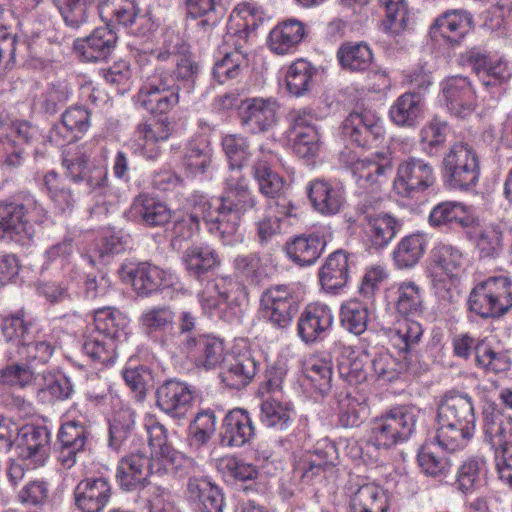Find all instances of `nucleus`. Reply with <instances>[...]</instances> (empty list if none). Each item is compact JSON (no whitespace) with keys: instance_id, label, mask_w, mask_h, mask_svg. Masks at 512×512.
Wrapping results in <instances>:
<instances>
[{"instance_id":"nucleus-1","label":"nucleus","mask_w":512,"mask_h":512,"mask_svg":"<svg viewBox=\"0 0 512 512\" xmlns=\"http://www.w3.org/2000/svg\"><path fill=\"white\" fill-rule=\"evenodd\" d=\"M258 200L249 186L247 178L236 171L225 178L224 187L214 210L205 203L204 219L216 226L219 239L226 246H235L244 240L240 230L242 216L249 210H256Z\"/></svg>"},{"instance_id":"nucleus-2","label":"nucleus","mask_w":512,"mask_h":512,"mask_svg":"<svg viewBox=\"0 0 512 512\" xmlns=\"http://www.w3.org/2000/svg\"><path fill=\"white\" fill-rule=\"evenodd\" d=\"M435 440L447 452L464 449L475 430V410L470 395L447 392L437 406Z\"/></svg>"},{"instance_id":"nucleus-3","label":"nucleus","mask_w":512,"mask_h":512,"mask_svg":"<svg viewBox=\"0 0 512 512\" xmlns=\"http://www.w3.org/2000/svg\"><path fill=\"white\" fill-rule=\"evenodd\" d=\"M46 219V210L34 196L0 201V240L28 246L36 234L33 223L41 224Z\"/></svg>"},{"instance_id":"nucleus-4","label":"nucleus","mask_w":512,"mask_h":512,"mask_svg":"<svg viewBox=\"0 0 512 512\" xmlns=\"http://www.w3.org/2000/svg\"><path fill=\"white\" fill-rule=\"evenodd\" d=\"M278 156L270 149L260 146L259 155L250 166V174L256 182L259 193L269 200L279 213L290 216L293 203L286 197L288 185L286 180L275 170Z\"/></svg>"},{"instance_id":"nucleus-5","label":"nucleus","mask_w":512,"mask_h":512,"mask_svg":"<svg viewBox=\"0 0 512 512\" xmlns=\"http://www.w3.org/2000/svg\"><path fill=\"white\" fill-rule=\"evenodd\" d=\"M443 176L453 189L466 190L477 184L480 161L471 142L462 139L451 145L443 158Z\"/></svg>"},{"instance_id":"nucleus-6","label":"nucleus","mask_w":512,"mask_h":512,"mask_svg":"<svg viewBox=\"0 0 512 512\" xmlns=\"http://www.w3.org/2000/svg\"><path fill=\"white\" fill-rule=\"evenodd\" d=\"M469 310L482 318H497L512 308V281L505 276L490 277L477 284L468 298Z\"/></svg>"},{"instance_id":"nucleus-7","label":"nucleus","mask_w":512,"mask_h":512,"mask_svg":"<svg viewBox=\"0 0 512 512\" xmlns=\"http://www.w3.org/2000/svg\"><path fill=\"white\" fill-rule=\"evenodd\" d=\"M180 85H175V78L162 65L154 68L152 74L144 80L138 100L150 113L164 114L178 104Z\"/></svg>"},{"instance_id":"nucleus-8","label":"nucleus","mask_w":512,"mask_h":512,"mask_svg":"<svg viewBox=\"0 0 512 512\" xmlns=\"http://www.w3.org/2000/svg\"><path fill=\"white\" fill-rule=\"evenodd\" d=\"M99 13L136 37H148L155 30L151 14L139 6L137 0H102Z\"/></svg>"},{"instance_id":"nucleus-9","label":"nucleus","mask_w":512,"mask_h":512,"mask_svg":"<svg viewBox=\"0 0 512 512\" xmlns=\"http://www.w3.org/2000/svg\"><path fill=\"white\" fill-rule=\"evenodd\" d=\"M31 328L32 324L24 319L23 312L4 319L2 325L6 340L17 341L19 355L32 367L34 362L46 363L53 354V348L46 341H34Z\"/></svg>"},{"instance_id":"nucleus-10","label":"nucleus","mask_w":512,"mask_h":512,"mask_svg":"<svg viewBox=\"0 0 512 512\" xmlns=\"http://www.w3.org/2000/svg\"><path fill=\"white\" fill-rule=\"evenodd\" d=\"M357 213L364 242L374 251L386 248L402 227L396 217L386 212L377 213L366 202L358 205Z\"/></svg>"},{"instance_id":"nucleus-11","label":"nucleus","mask_w":512,"mask_h":512,"mask_svg":"<svg viewBox=\"0 0 512 512\" xmlns=\"http://www.w3.org/2000/svg\"><path fill=\"white\" fill-rule=\"evenodd\" d=\"M436 182L433 166L423 159L409 157L402 161L393 181V189L401 197L413 198L432 187Z\"/></svg>"},{"instance_id":"nucleus-12","label":"nucleus","mask_w":512,"mask_h":512,"mask_svg":"<svg viewBox=\"0 0 512 512\" xmlns=\"http://www.w3.org/2000/svg\"><path fill=\"white\" fill-rule=\"evenodd\" d=\"M140 324L147 337L161 348L176 352L181 342L175 327V313L168 306H156L145 310Z\"/></svg>"},{"instance_id":"nucleus-13","label":"nucleus","mask_w":512,"mask_h":512,"mask_svg":"<svg viewBox=\"0 0 512 512\" xmlns=\"http://www.w3.org/2000/svg\"><path fill=\"white\" fill-rule=\"evenodd\" d=\"M279 105L276 99L251 97L240 101L238 116L244 130L251 134L264 133L277 122Z\"/></svg>"},{"instance_id":"nucleus-14","label":"nucleus","mask_w":512,"mask_h":512,"mask_svg":"<svg viewBox=\"0 0 512 512\" xmlns=\"http://www.w3.org/2000/svg\"><path fill=\"white\" fill-rule=\"evenodd\" d=\"M152 468V455L147 453L143 444L142 447L131 448L117 464L116 482L126 491L138 489L153 475Z\"/></svg>"},{"instance_id":"nucleus-15","label":"nucleus","mask_w":512,"mask_h":512,"mask_svg":"<svg viewBox=\"0 0 512 512\" xmlns=\"http://www.w3.org/2000/svg\"><path fill=\"white\" fill-rule=\"evenodd\" d=\"M342 135L359 147H372L383 138L384 127L375 112H352L342 123Z\"/></svg>"},{"instance_id":"nucleus-16","label":"nucleus","mask_w":512,"mask_h":512,"mask_svg":"<svg viewBox=\"0 0 512 512\" xmlns=\"http://www.w3.org/2000/svg\"><path fill=\"white\" fill-rule=\"evenodd\" d=\"M441 92L447 110L451 115L465 119L472 115L477 106V96L468 77L456 75L441 83Z\"/></svg>"},{"instance_id":"nucleus-17","label":"nucleus","mask_w":512,"mask_h":512,"mask_svg":"<svg viewBox=\"0 0 512 512\" xmlns=\"http://www.w3.org/2000/svg\"><path fill=\"white\" fill-rule=\"evenodd\" d=\"M298 305L292 292L285 286L267 289L261 297L263 318L277 328L290 325Z\"/></svg>"},{"instance_id":"nucleus-18","label":"nucleus","mask_w":512,"mask_h":512,"mask_svg":"<svg viewBox=\"0 0 512 512\" xmlns=\"http://www.w3.org/2000/svg\"><path fill=\"white\" fill-rule=\"evenodd\" d=\"M67 177L75 183H85L89 192L103 188L107 182V169L90 162L85 147H78L74 153L67 152L63 158Z\"/></svg>"},{"instance_id":"nucleus-19","label":"nucleus","mask_w":512,"mask_h":512,"mask_svg":"<svg viewBox=\"0 0 512 512\" xmlns=\"http://www.w3.org/2000/svg\"><path fill=\"white\" fill-rule=\"evenodd\" d=\"M334 323L331 308L323 303H310L302 311L298 323L297 333L306 344H315L324 340Z\"/></svg>"},{"instance_id":"nucleus-20","label":"nucleus","mask_w":512,"mask_h":512,"mask_svg":"<svg viewBox=\"0 0 512 512\" xmlns=\"http://www.w3.org/2000/svg\"><path fill=\"white\" fill-rule=\"evenodd\" d=\"M90 432L85 422L70 420L61 424L57 433L58 461L64 469L72 468L77 455L85 450Z\"/></svg>"},{"instance_id":"nucleus-21","label":"nucleus","mask_w":512,"mask_h":512,"mask_svg":"<svg viewBox=\"0 0 512 512\" xmlns=\"http://www.w3.org/2000/svg\"><path fill=\"white\" fill-rule=\"evenodd\" d=\"M195 397L193 386L177 379L166 380L156 391V404L174 418L185 417Z\"/></svg>"},{"instance_id":"nucleus-22","label":"nucleus","mask_w":512,"mask_h":512,"mask_svg":"<svg viewBox=\"0 0 512 512\" xmlns=\"http://www.w3.org/2000/svg\"><path fill=\"white\" fill-rule=\"evenodd\" d=\"M255 435L256 429L249 412L235 408L223 418L218 438L222 447L239 448L250 443Z\"/></svg>"},{"instance_id":"nucleus-23","label":"nucleus","mask_w":512,"mask_h":512,"mask_svg":"<svg viewBox=\"0 0 512 512\" xmlns=\"http://www.w3.org/2000/svg\"><path fill=\"white\" fill-rule=\"evenodd\" d=\"M473 29V17L465 10H450L437 17L430 27L433 40H443L451 46L459 45Z\"/></svg>"},{"instance_id":"nucleus-24","label":"nucleus","mask_w":512,"mask_h":512,"mask_svg":"<svg viewBox=\"0 0 512 512\" xmlns=\"http://www.w3.org/2000/svg\"><path fill=\"white\" fill-rule=\"evenodd\" d=\"M50 432L44 426L25 425L18 432L19 456L34 467L43 466L49 457Z\"/></svg>"},{"instance_id":"nucleus-25","label":"nucleus","mask_w":512,"mask_h":512,"mask_svg":"<svg viewBox=\"0 0 512 512\" xmlns=\"http://www.w3.org/2000/svg\"><path fill=\"white\" fill-rule=\"evenodd\" d=\"M264 21L261 9L250 4L242 3L233 9L227 22V32L224 36L225 43L231 41L246 45L251 33H253Z\"/></svg>"},{"instance_id":"nucleus-26","label":"nucleus","mask_w":512,"mask_h":512,"mask_svg":"<svg viewBox=\"0 0 512 512\" xmlns=\"http://www.w3.org/2000/svg\"><path fill=\"white\" fill-rule=\"evenodd\" d=\"M119 273L124 281L132 283L137 294L143 296L150 295L164 286L167 276L165 270L148 262L136 265L123 264Z\"/></svg>"},{"instance_id":"nucleus-27","label":"nucleus","mask_w":512,"mask_h":512,"mask_svg":"<svg viewBox=\"0 0 512 512\" xmlns=\"http://www.w3.org/2000/svg\"><path fill=\"white\" fill-rule=\"evenodd\" d=\"M111 495V486L105 478H85L74 489V502L82 512H101Z\"/></svg>"},{"instance_id":"nucleus-28","label":"nucleus","mask_w":512,"mask_h":512,"mask_svg":"<svg viewBox=\"0 0 512 512\" xmlns=\"http://www.w3.org/2000/svg\"><path fill=\"white\" fill-rule=\"evenodd\" d=\"M177 350L188 354L198 367L215 368L223 361L224 346L217 338L200 335L186 337L181 341Z\"/></svg>"},{"instance_id":"nucleus-29","label":"nucleus","mask_w":512,"mask_h":512,"mask_svg":"<svg viewBox=\"0 0 512 512\" xmlns=\"http://www.w3.org/2000/svg\"><path fill=\"white\" fill-rule=\"evenodd\" d=\"M171 132L172 125L167 118L140 123L133 137L135 150L147 159H155L160 154L158 143L166 141Z\"/></svg>"},{"instance_id":"nucleus-30","label":"nucleus","mask_w":512,"mask_h":512,"mask_svg":"<svg viewBox=\"0 0 512 512\" xmlns=\"http://www.w3.org/2000/svg\"><path fill=\"white\" fill-rule=\"evenodd\" d=\"M464 57L479 80L487 88L506 82L512 76V66L507 61L488 59L477 49L467 51Z\"/></svg>"},{"instance_id":"nucleus-31","label":"nucleus","mask_w":512,"mask_h":512,"mask_svg":"<svg viewBox=\"0 0 512 512\" xmlns=\"http://www.w3.org/2000/svg\"><path fill=\"white\" fill-rule=\"evenodd\" d=\"M260 363L249 350H245L226 359L220 373L222 382L231 389L246 387L255 377Z\"/></svg>"},{"instance_id":"nucleus-32","label":"nucleus","mask_w":512,"mask_h":512,"mask_svg":"<svg viewBox=\"0 0 512 512\" xmlns=\"http://www.w3.org/2000/svg\"><path fill=\"white\" fill-rule=\"evenodd\" d=\"M307 192L313 208L325 216L338 214L345 202L343 189L324 179L311 181Z\"/></svg>"},{"instance_id":"nucleus-33","label":"nucleus","mask_w":512,"mask_h":512,"mask_svg":"<svg viewBox=\"0 0 512 512\" xmlns=\"http://www.w3.org/2000/svg\"><path fill=\"white\" fill-rule=\"evenodd\" d=\"M187 497L201 512H222L224 497L218 486L206 477L190 476Z\"/></svg>"},{"instance_id":"nucleus-34","label":"nucleus","mask_w":512,"mask_h":512,"mask_svg":"<svg viewBox=\"0 0 512 512\" xmlns=\"http://www.w3.org/2000/svg\"><path fill=\"white\" fill-rule=\"evenodd\" d=\"M153 475L183 478L189 476L194 469L193 460L174 449L172 446L151 453Z\"/></svg>"},{"instance_id":"nucleus-35","label":"nucleus","mask_w":512,"mask_h":512,"mask_svg":"<svg viewBox=\"0 0 512 512\" xmlns=\"http://www.w3.org/2000/svg\"><path fill=\"white\" fill-rule=\"evenodd\" d=\"M130 214L134 220L148 227L163 226L171 219L167 205L148 194H140L134 199Z\"/></svg>"},{"instance_id":"nucleus-36","label":"nucleus","mask_w":512,"mask_h":512,"mask_svg":"<svg viewBox=\"0 0 512 512\" xmlns=\"http://www.w3.org/2000/svg\"><path fill=\"white\" fill-rule=\"evenodd\" d=\"M350 254L342 249L331 253L319 272V280L324 290L335 292L343 288L349 279Z\"/></svg>"},{"instance_id":"nucleus-37","label":"nucleus","mask_w":512,"mask_h":512,"mask_svg":"<svg viewBox=\"0 0 512 512\" xmlns=\"http://www.w3.org/2000/svg\"><path fill=\"white\" fill-rule=\"evenodd\" d=\"M428 223L433 228L441 229L454 224L462 228H470L476 223V218L469 214L461 202L443 201L435 205L428 216Z\"/></svg>"},{"instance_id":"nucleus-38","label":"nucleus","mask_w":512,"mask_h":512,"mask_svg":"<svg viewBox=\"0 0 512 512\" xmlns=\"http://www.w3.org/2000/svg\"><path fill=\"white\" fill-rule=\"evenodd\" d=\"M137 439L135 433V412L131 409L117 411L109 422L108 446L119 452L132 448Z\"/></svg>"},{"instance_id":"nucleus-39","label":"nucleus","mask_w":512,"mask_h":512,"mask_svg":"<svg viewBox=\"0 0 512 512\" xmlns=\"http://www.w3.org/2000/svg\"><path fill=\"white\" fill-rule=\"evenodd\" d=\"M392 163L389 153H376L374 158L358 159L351 165V172L360 187L375 184L381 177L391 172Z\"/></svg>"},{"instance_id":"nucleus-40","label":"nucleus","mask_w":512,"mask_h":512,"mask_svg":"<svg viewBox=\"0 0 512 512\" xmlns=\"http://www.w3.org/2000/svg\"><path fill=\"white\" fill-rule=\"evenodd\" d=\"M326 241L317 234L300 235L286 244V253L290 260L299 266L314 264L323 253Z\"/></svg>"},{"instance_id":"nucleus-41","label":"nucleus","mask_w":512,"mask_h":512,"mask_svg":"<svg viewBox=\"0 0 512 512\" xmlns=\"http://www.w3.org/2000/svg\"><path fill=\"white\" fill-rule=\"evenodd\" d=\"M483 415L485 440L491 447L497 451L512 444V417L495 408L486 409Z\"/></svg>"},{"instance_id":"nucleus-42","label":"nucleus","mask_w":512,"mask_h":512,"mask_svg":"<svg viewBox=\"0 0 512 512\" xmlns=\"http://www.w3.org/2000/svg\"><path fill=\"white\" fill-rule=\"evenodd\" d=\"M116 33L108 26L94 29L89 36L79 44V49L86 61L96 62L106 60L115 48Z\"/></svg>"},{"instance_id":"nucleus-43","label":"nucleus","mask_w":512,"mask_h":512,"mask_svg":"<svg viewBox=\"0 0 512 512\" xmlns=\"http://www.w3.org/2000/svg\"><path fill=\"white\" fill-rule=\"evenodd\" d=\"M474 362L477 368L492 374L506 372L511 366L508 350L487 338H483L478 344Z\"/></svg>"},{"instance_id":"nucleus-44","label":"nucleus","mask_w":512,"mask_h":512,"mask_svg":"<svg viewBox=\"0 0 512 512\" xmlns=\"http://www.w3.org/2000/svg\"><path fill=\"white\" fill-rule=\"evenodd\" d=\"M466 232L480 258H497L503 250V231L499 226L474 227Z\"/></svg>"},{"instance_id":"nucleus-45","label":"nucleus","mask_w":512,"mask_h":512,"mask_svg":"<svg viewBox=\"0 0 512 512\" xmlns=\"http://www.w3.org/2000/svg\"><path fill=\"white\" fill-rule=\"evenodd\" d=\"M388 498L381 487L366 483L352 493L349 512H388Z\"/></svg>"},{"instance_id":"nucleus-46","label":"nucleus","mask_w":512,"mask_h":512,"mask_svg":"<svg viewBox=\"0 0 512 512\" xmlns=\"http://www.w3.org/2000/svg\"><path fill=\"white\" fill-rule=\"evenodd\" d=\"M423 101L418 93H404L389 110L391 121L400 127H413L423 116Z\"/></svg>"},{"instance_id":"nucleus-47","label":"nucleus","mask_w":512,"mask_h":512,"mask_svg":"<svg viewBox=\"0 0 512 512\" xmlns=\"http://www.w3.org/2000/svg\"><path fill=\"white\" fill-rule=\"evenodd\" d=\"M427 248L424 234L413 233L403 237L393 250L392 258L398 269H410L416 266Z\"/></svg>"},{"instance_id":"nucleus-48","label":"nucleus","mask_w":512,"mask_h":512,"mask_svg":"<svg viewBox=\"0 0 512 512\" xmlns=\"http://www.w3.org/2000/svg\"><path fill=\"white\" fill-rule=\"evenodd\" d=\"M233 46V50L216 61L213 67V76L220 84L237 78L242 70L248 66L247 52L245 45L240 41L227 43Z\"/></svg>"},{"instance_id":"nucleus-49","label":"nucleus","mask_w":512,"mask_h":512,"mask_svg":"<svg viewBox=\"0 0 512 512\" xmlns=\"http://www.w3.org/2000/svg\"><path fill=\"white\" fill-rule=\"evenodd\" d=\"M304 35V25L296 19H289L270 31L268 45L273 52L283 55L298 45Z\"/></svg>"},{"instance_id":"nucleus-50","label":"nucleus","mask_w":512,"mask_h":512,"mask_svg":"<svg viewBox=\"0 0 512 512\" xmlns=\"http://www.w3.org/2000/svg\"><path fill=\"white\" fill-rule=\"evenodd\" d=\"M318 69L304 59L294 61L286 73V86L290 94L300 97L307 95L315 85Z\"/></svg>"},{"instance_id":"nucleus-51","label":"nucleus","mask_w":512,"mask_h":512,"mask_svg":"<svg viewBox=\"0 0 512 512\" xmlns=\"http://www.w3.org/2000/svg\"><path fill=\"white\" fill-rule=\"evenodd\" d=\"M422 411L415 405H401L385 414L400 444L411 438L416 430Z\"/></svg>"},{"instance_id":"nucleus-52","label":"nucleus","mask_w":512,"mask_h":512,"mask_svg":"<svg viewBox=\"0 0 512 512\" xmlns=\"http://www.w3.org/2000/svg\"><path fill=\"white\" fill-rule=\"evenodd\" d=\"M182 261L188 274L197 279H201L220 263L217 253L208 246L188 247Z\"/></svg>"},{"instance_id":"nucleus-53","label":"nucleus","mask_w":512,"mask_h":512,"mask_svg":"<svg viewBox=\"0 0 512 512\" xmlns=\"http://www.w3.org/2000/svg\"><path fill=\"white\" fill-rule=\"evenodd\" d=\"M337 59L345 70L363 71L370 66L373 54L364 42H346L339 47Z\"/></svg>"},{"instance_id":"nucleus-54","label":"nucleus","mask_w":512,"mask_h":512,"mask_svg":"<svg viewBox=\"0 0 512 512\" xmlns=\"http://www.w3.org/2000/svg\"><path fill=\"white\" fill-rule=\"evenodd\" d=\"M184 4L189 17L204 18L198 23L203 32H210L224 15L218 0H184Z\"/></svg>"},{"instance_id":"nucleus-55","label":"nucleus","mask_w":512,"mask_h":512,"mask_svg":"<svg viewBox=\"0 0 512 512\" xmlns=\"http://www.w3.org/2000/svg\"><path fill=\"white\" fill-rule=\"evenodd\" d=\"M184 46L181 39L174 33H166L163 47L157 49H136L135 58L140 66H144L151 59H155L161 63L171 61L176 63V59L183 54Z\"/></svg>"},{"instance_id":"nucleus-56","label":"nucleus","mask_w":512,"mask_h":512,"mask_svg":"<svg viewBox=\"0 0 512 512\" xmlns=\"http://www.w3.org/2000/svg\"><path fill=\"white\" fill-rule=\"evenodd\" d=\"M129 243V235L123 234L121 231L106 230L96 241L94 249L91 254L87 255V259L91 265H95L97 261L123 252Z\"/></svg>"},{"instance_id":"nucleus-57","label":"nucleus","mask_w":512,"mask_h":512,"mask_svg":"<svg viewBox=\"0 0 512 512\" xmlns=\"http://www.w3.org/2000/svg\"><path fill=\"white\" fill-rule=\"evenodd\" d=\"M334 452L333 445H327L325 450L317 448L314 452H306L297 461L295 470L301 473L303 479L311 481L315 476L324 472L327 467L333 465L332 454Z\"/></svg>"},{"instance_id":"nucleus-58","label":"nucleus","mask_w":512,"mask_h":512,"mask_svg":"<svg viewBox=\"0 0 512 512\" xmlns=\"http://www.w3.org/2000/svg\"><path fill=\"white\" fill-rule=\"evenodd\" d=\"M432 261L437 268L452 278L464 270L466 259L458 247L440 243L432 251Z\"/></svg>"},{"instance_id":"nucleus-59","label":"nucleus","mask_w":512,"mask_h":512,"mask_svg":"<svg viewBox=\"0 0 512 512\" xmlns=\"http://www.w3.org/2000/svg\"><path fill=\"white\" fill-rule=\"evenodd\" d=\"M82 350L94 362L112 363L115 358L116 341L92 330L84 337Z\"/></svg>"},{"instance_id":"nucleus-60","label":"nucleus","mask_w":512,"mask_h":512,"mask_svg":"<svg viewBox=\"0 0 512 512\" xmlns=\"http://www.w3.org/2000/svg\"><path fill=\"white\" fill-rule=\"evenodd\" d=\"M213 150L205 140L190 142L186 148L183 165L192 175L204 174L212 163Z\"/></svg>"},{"instance_id":"nucleus-61","label":"nucleus","mask_w":512,"mask_h":512,"mask_svg":"<svg viewBox=\"0 0 512 512\" xmlns=\"http://www.w3.org/2000/svg\"><path fill=\"white\" fill-rule=\"evenodd\" d=\"M379 3L385 9L382 27L387 34L399 35L408 28L410 17L405 0H379Z\"/></svg>"},{"instance_id":"nucleus-62","label":"nucleus","mask_w":512,"mask_h":512,"mask_svg":"<svg viewBox=\"0 0 512 512\" xmlns=\"http://www.w3.org/2000/svg\"><path fill=\"white\" fill-rule=\"evenodd\" d=\"M127 324V319L119 311L101 308L94 314L93 330L116 341L125 335Z\"/></svg>"},{"instance_id":"nucleus-63","label":"nucleus","mask_w":512,"mask_h":512,"mask_svg":"<svg viewBox=\"0 0 512 512\" xmlns=\"http://www.w3.org/2000/svg\"><path fill=\"white\" fill-rule=\"evenodd\" d=\"M341 326L348 332L360 335L367 329V307L357 300L348 301L341 306Z\"/></svg>"},{"instance_id":"nucleus-64","label":"nucleus","mask_w":512,"mask_h":512,"mask_svg":"<svg viewBox=\"0 0 512 512\" xmlns=\"http://www.w3.org/2000/svg\"><path fill=\"white\" fill-rule=\"evenodd\" d=\"M449 125L445 120L435 116L420 130V142L427 154L433 155L446 142Z\"/></svg>"}]
</instances>
